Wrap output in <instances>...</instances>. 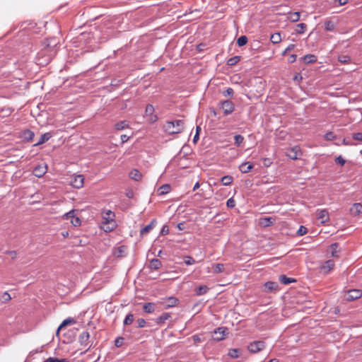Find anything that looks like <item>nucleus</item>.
<instances>
[{
  "mask_svg": "<svg viewBox=\"0 0 362 362\" xmlns=\"http://www.w3.org/2000/svg\"><path fill=\"white\" fill-rule=\"evenodd\" d=\"M115 214L109 210L103 213V224L105 231H112L116 227V222L115 221Z\"/></svg>",
  "mask_w": 362,
  "mask_h": 362,
  "instance_id": "obj_1",
  "label": "nucleus"
},
{
  "mask_svg": "<svg viewBox=\"0 0 362 362\" xmlns=\"http://www.w3.org/2000/svg\"><path fill=\"white\" fill-rule=\"evenodd\" d=\"M56 50L53 48L51 49L50 45H47V47H45L43 50L37 54V59L40 61V58H42V62H39L38 64L40 65H46L52 60V57L55 55Z\"/></svg>",
  "mask_w": 362,
  "mask_h": 362,
  "instance_id": "obj_2",
  "label": "nucleus"
},
{
  "mask_svg": "<svg viewBox=\"0 0 362 362\" xmlns=\"http://www.w3.org/2000/svg\"><path fill=\"white\" fill-rule=\"evenodd\" d=\"M165 129L170 134H178L184 129V122L182 119L167 122Z\"/></svg>",
  "mask_w": 362,
  "mask_h": 362,
  "instance_id": "obj_3",
  "label": "nucleus"
},
{
  "mask_svg": "<svg viewBox=\"0 0 362 362\" xmlns=\"http://www.w3.org/2000/svg\"><path fill=\"white\" fill-rule=\"evenodd\" d=\"M219 107L223 110L224 115H228L234 111L235 105L233 102L226 100L219 103Z\"/></svg>",
  "mask_w": 362,
  "mask_h": 362,
  "instance_id": "obj_4",
  "label": "nucleus"
},
{
  "mask_svg": "<svg viewBox=\"0 0 362 362\" xmlns=\"http://www.w3.org/2000/svg\"><path fill=\"white\" fill-rule=\"evenodd\" d=\"M265 348V343L263 341H255L248 345V350L252 353H257Z\"/></svg>",
  "mask_w": 362,
  "mask_h": 362,
  "instance_id": "obj_5",
  "label": "nucleus"
},
{
  "mask_svg": "<svg viewBox=\"0 0 362 362\" xmlns=\"http://www.w3.org/2000/svg\"><path fill=\"white\" fill-rule=\"evenodd\" d=\"M301 155V150L298 146L290 148L286 151V156L292 160L298 159Z\"/></svg>",
  "mask_w": 362,
  "mask_h": 362,
  "instance_id": "obj_6",
  "label": "nucleus"
},
{
  "mask_svg": "<svg viewBox=\"0 0 362 362\" xmlns=\"http://www.w3.org/2000/svg\"><path fill=\"white\" fill-rule=\"evenodd\" d=\"M362 296V291L359 289H351L349 290L346 294V300L348 301H352L360 298Z\"/></svg>",
  "mask_w": 362,
  "mask_h": 362,
  "instance_id": "obj_7",
  "label": "nucleus"
},
{
  "mask_svg": "<svg viewBox=\"0 0 362 362\" xmlns=\"http://www.w3.org/2000/svg\"><path fill=\"white\" fill-rule=\"evenodd\" d=\"M177 303L178 299L173 296L166 298L163 299V301L161 302L162 305L164 306L165 309L175 306Z\"/></svg>",
  "mask_w": 362,
  "mask_h": 362,
  "instance_id": "obj_8",
  "label": "nucleus"
},
{
  "mask_svg": "<svg viewBox=\"0 0 362 362\" xmlns=\"http://www.w3.org/2000/svg\"><path fill=\"white\" fill-rule=\"evenodd\" d=\"M83 176L81 175H75L71 180V185L75 188H81L83 185Z\"/></svg>",
  "mask_w": 362,
  "mask_h": 362,
  "instance_id": "obj_9",
  "label": "nucleus"
},
{
  "mask_svg": "<svg viewBox=\"0 0 362 362\" xmlns=\"http://www.w3.org/2000/svg\"><path fill=\"white\" fill-rule=\"evenodd\" d=\"M317 218L321 221L322 223H325L329 221V213L326 209L317 211Z\"/></svg>",
  "mask_w": 362,
  "mask_h": 362,
  "instance_id": "obj_10",
  "label": "nucleus"
},
{
  "mask_svg": "<svg viewBox=\"0 0 362 362\" xmlns=\"http://www.w3.org/2000/svg\"><path fill=\"white\" fill-rule=\"evenodd\" d=\"M34 136H35V134L33 131H31L30 129H25L21 132L20 137L24 141H30L33 140Z\"/></svg>",
  "mask_w": 362,
  "mask_h": 362,
  "instance_id": "obj_11",
  "label": "nucleus"
},
{
  "mask_svg": "<svg viewBox=\"0 0 362 362\" xmlns=\"http://www.w3.org/2000/svg\"><path fill=\"white\" fill-rule=\"evenodd\" d=\"M265 292H274L276 291L279 288V285L274 281H267L264 284Z\"/></svg>",
  "mask_w": 362,
  "mask_h": 362,
  "instance_id": "obj_12",
  "label": "nucleus"
},
{
  "mask_svg": "<svg viewBox=\"0 0 362 362\" xmlns=\"http://www.w3.org/2000/svg\"><path fill=\"white\" fill-rule=\"evenodd\" d=\"M276 219L272 217H262L259 218V223L262 227H268L272 226Z\"/></svg>",
  "mask_w": 362,
  "mask_h": 362,
  "instance_id": "obj_13",
  "label": "nucleus"
},
{
  "mask_svg": "<svg viewBox=\"0 0 362 362\" xmlns=\"http://www.w3.org/2000/svg\"><path fill=\"white\" fill-rule=\"evenodd\" d=\"M90 338V334L88 332L84 331L81 333L79 336V342L81 345L87 346L88 345V340Z\"/></svg>",
  "mask_w": 362,
  "mask_h": 362,
  "instance_id": "obj_14",
  "label": "nucleus"
},
{
  "mask_svg": "<svg viewBox=\"0 0 362 362\" xmlns=\"http://www.w3.org/2000/svg\"><path fill=\"white\" fill-rule=\"evenodd\" d=\"M47 172V166L37 165L33 170V174L37 177H42Z\"/></svg>",
  "mask_w": 362,
  "mask_h": 362,
  "instance_id": "obj_15",
  "label": "nucleus"
},
{
  "mask_svg": "<svg viewBox=\"0 0 362 362\" xmlns=\"http://www.w3.org/2000/svg\"><path fill=\"white\" fill-rule=\"evenodd\" d=\"M334 267V262L333 260H327L326 261L322 266L321 270L323 271L324 273L329 272Z\"/></svg>",
  "mask_w": 362,
  "mask_h": 362,
  "instance_id": "obj_16",
  "label": "nucleus"
},
{
  "mask_svg": "<svg viewBox=\"0 0 362 362\" xmlns=\"http://www.w3.org/2000/svg\"><path fill=\"white\" fill-rule=\"evenodd\" d=\"M156 219H153L149 224H148L147 226H146L144 228H143L142 229H141L140 230V234L141 235H144L145 234H147L148 233H149L156 226Z\"/></svg>",
  "mask_w": 362,
  "mask_h": 362,
  "instance_id": "obj_17",
  "label": "nucleus"
},
{
  "mask_svg": "<svg viewBox=\"0 0 362 362\" xmlns=\"http://www.w3.org/2000/svg\"><path fill=\"white\" fill-rule=\"evenodd\" d=\"M226 328L218 327L214 331V334L216 335L214 337V339L216 341H221L224 339Z\"/></svg>",
  "mask_w": 362,
  "mask_h": 362,
  "instance_id": "obj_18",
  "label": "nucleus"
},
{
  "mask_svg": "<svg viewBox=\"0 0 362 362\" xmlns=\"http://www.w3.org/2000/svg\"><path fill=\"white\" fill-rule=\"evenodd\" d=\"M51 137H52V134L50 132H46L41 135L39 141L36 144H35L33 146H37L39 145H41V144L45 143L46 141H47Z\"/></svg>",
  "mask_w": 362,
  "mask_h": 362,
  "instance_id": "obj_19",
  "label": "nucleus"
},
{
  "mask_svg": "<svg viewBox=\"0 0 362 362\" xmlns=\"http://www.w3.org/2000/svg\"><path fill=\"white\" fill-rule=\"evenodd\" d=\"M171 189V186L168 184H165L160 186L158 190L157 193L158 195H164L168 193Z\"/></svg>",
  "mask_w": 362,
  "mask_h": 362,
  "instance_id": "obj_20",
  "label": "nucleus"
},
{
  "mask_svg": "<svg viewBox=\"0 0 362 362\" xmlns=\"http://www.w3.org/2000/svg\"><path fill=\"white\" fill-rule=\"evenodd\" d=\"M129 177L132 180L139 181L141 179L142 174L137 169H133L129 173Z\"/></svg>",
  "mask_w": 362,
  "mask_h": 362,
  "instance_id": "obj_21",
  "label": "nucleus"
},
{
  "mask_svg": "<svg viewBox=\"0 0 362 362\" xmlns=\"http://www.w3.org/2000/svg\"><path fill=\"white\" fill-rule=\"evenodd\" d=\"M209 287L206 285H201L197 287L194 290L197 296H202L206 293L209 291Z\"/></svg>",
  "mask_w": 362,
  "mask_h": 362,
  "instance_id": "obj_22",
  "label": "nucleus"
},
{
  "mask_svg": "<svg viewBox=\"0 0 362 362\" xmlns=\"http://www.w3.org/2000/svg\"><path fill=\"white\" fill-rule=\"evenodd\" d=\"M170 317H171L170 313H163L160 317H158L156 319V322L158 325H160V324L164 323L166 320H168Z\"/></svg>",
  "mask_w": 362,
  "mask_h": 362,
  "instance_id": "obj_23",
  "label": "nucleus"
},
{
  "mask_svg": "<svg viewBox=\"0 0 362 362\" xmlns=\"http://www.w3.org/2000/svg\"><path fill=\"white\" fill-rule=\"evenodd\" d=\"M149 267L151 269L158 270L162 267V263L158 259H153L150 261Z\"/></svg>",
  "mask_w": 362,
  "mask_h": 362,
  "instance_id": "obj_24",
  "label": "nucleus"
},
{
  "mask_svg": "<svg viewBox=\"0 0 362 362\" xmlns=\"http://www.w3.org/2000/svg\"><path fill=\"white\" fill-rule=\"evenodd\" d=\"M339 243H334L330 245L332 256L338 257L339 256Z\"/></svg>",
  "mask_w": 362,
  "mask_h": 362,
  "instance_id": "obj_25",
  "label": "nucleus"
},
{
  "mask_svg": "<svg viewBox=\"0 0 362 362\" xmlns=\"http://www.w3.org/2000/svg\"><path fill=\"white\" fill-rule=\"evenodd\" d=\"M239 168L242 173H247L253 168V165L249 163H245L240 165Z\"/></svg>",
  "mask_w": 362,
  "mask_h": 362,
  "instance_id": "obj_26",
  "label": "nucleus"
},
{
  "mask_svg": "<svg viewBox=\"0 0 362 362\" xmlns=\"http://www.w3.org/2000/svg\"><path fill=\"white\" fill-rule=\"evenodd\" d=\"M303 62L308 64L311 63H314L317 61V57L314 54H307L302 57Z\"/></svg>",
  "mask_w": 362,
  "mask_h": 362,
  "instance_id": "obj_27",
  "label": "nucleus"
},
{
  "mask_svg": "<svg viewBox=\"0 0 362 362\" xmlns=\"http://www.w3.org/2000/svg\"><path fill=\"white\" fill-rule=\"evenodd\" d=\"M300 17L299 12H293L288 14L287 18L291 22L295 23L299 21Z\"/></svg>",
  "mask_w": 362,
  "mask_h": 362,
  "instance_id": "obj_28",
  "label": "nucleus"
},
{
  "mask_svg": "<svg viewBox=\"0 0 362 362\" xmlns=\"http://www.w3.org/2000/svg\"><path fill=\"white\" fill-rule=\"evenodd\" d=\"M279 281L282 284L284 285L289 284L292 282H296L295 279L287 277L286 275L284 274L279 276Z\"/></svg>",
  "mask_w": 362,
  "mask_h": 362,
  "instance_id": "obj_29",
  "label": "nucleus"
},
{
  "mask_svg": "<svg viewBox=\"0 0 362 362\" xmlns=\"http://www.w3.org/2000/svg\"><path fill=\"white\" fill-rule=\"evenodd\" d=\"M335 23L332 21H326L324 24L325 30L327 31H333L335 28Z\"/></svg>",
  "mask_w": 362,
  "mask_h": 362,
  "instance_id": "obj_30",
  "label": "nucleus"
},
{
  "mask_svg": "<svg viewBox=\"0 0 362 362\" xmlns=\"http://www.w3.org/2000/svg\"><path fill=\"white\" fill-rule=\"evenodd\" d=\"M248 38L246 35H241L237 40V45L238 47H243L247 43Z\"/></svg>",
  "mask_w": 362,
  "mask_h": 362,
  "instance_id": "obj_31",
  "label": "nucleus"
},
{
  "mask_svg": "<svg viewBox=\"0 0 362 362\" xmlns=\"http://www.w3.org/2000/svg\"><path fill=\"white\" fill-rule=\"evenodd\" d=\"M270 40L273 44H277L281 42V37L279 33H274L270 37Z\"/></svg>",
  "mask_w": 362,
  "mask_h": 362,
  "instance_id": "obj_32",
  "label": "nucleus"
},
{
  "mask_svg": "<svg viewBox=\"0 0 362 362\" xmlns=\"http://www.w3.org/2000/svg\"><path fill=\"white\" fill-rule=\"evenodd\" d=\"M143 310L145 313H152L154 312L153 305L151 303H146L143 306Z\"/></svg>",
  "mask_w": 362,
  "mask_h": 362,
  "instance_id": "obj_33",
  "label": "nucleus"
},
{
  "mask_svg": "<svg viewBox=\"0 0 362 362\" xmlns=\"http://www.w3.org/2000/svg\"><path fill=\"white\" fill-rule=\"evenodd\" d=\"M213 268H214V272L215 274H219V273H221L224 271L225 269V266L223 264H216L213 266Z\"/></svg>",
  "mask_w": 362,
  "mask_h": 362,
  "instance_id": "obj_34",
  "label": "nucleus"
},
{
  "mask_svg": "<svg viewBox=\"0 0 362 362\" xmlns=\"http://www.w3.org/2000/svg\"><path fill=\"white\" fill-rule=\"evenodd\" d=\"M233 177L230 175L223 176L221 181L223 185L228 186L233 182Z\"/></svg>",
  "mask_w": 362,
  "mask_h": 362,
  "instance_id": "obj_35",
  "label": "nucleus"
},
{
  "mask_svg": "<svg viewBox=\"0 0 362 362\" xmlns=\"http://www.w3.org/2000/svg\"><path fill=\"white\" fill-rule=\"evenodd\" d=\"M240 56H235V57H233L230 59H228L227 61V64L228 66H234L238 62H240Z\"/></svg>",
  "mask_w": 362,
  "mask_h": 362,
  "instance_id": "obj_36",
  "label": "nucleus"
},
{
  "mask_svg": "<svg viewBox=\"0 0 362 362\" xmlns=\"http://www.w3.org/2000/svg\"><path fill=\"white\" fill-rule=\"evenodd\" d=\"M134 320V316L132 313H129L127 315L124 320V325H131Z\"/></svg>",
  "mask_w": 362,
  "mask_h": 362,
  "instance_id": "obj_37",
  "label": "nucleus"
},
{
  "mask_svg": "<svg viewBox=\"0 0 362 362\" xmlns=\"http://www.w3.org/2000/svg\"><path fill=\"white\" fill-rule=\"evenodd\" d=\"M240 349H230L229 351H228V356L230 357V358H237L239 357V354H240Z\"/></svg>",
  "mask_w": 362,
  "mask_h": 362,
  "instance_id": "obj_38",
  "label": "nucleus"
},
{
  "mask_svg": "<svg viewBox=\"0 0 362 362\" xmlns=\"http://www.w3.org/2000/svg\"><path fill=\"white\" fill-rule=\"evenodd\" d=\"M338 61L341 64H349L351 61V59L348 55H340L338 57Z\"/></svg>",
  "mask_w": 362,
  "mask_h": 362,
  "instance_id": "obj_39",
  "label": "nucleus"
},
{
  "mask_svg": "<svg viewBox=\"0 0 362 362\" xmlns=\"http://www.w3.org/2000/svg\"><path fill=\"white\" fill-rule=\"evenodd\" d=\"M115 127L117 130H122L128 127V124H127L126 121H120L117 122Z\"/></svg>",
  "mask_w": 362,
  "mask_h": 362,
  "instance_id": "obj_40",
  "label": "nucleus"
},
{
  "mask_svg": "<svg viewBox=\"0 0 362 362\" xmlns=\"http://www.w3.org/2000/svg\"><path fill=\"white\" fill-rule=\"evenodd\" d=\"M343 144L346 146H354L356 145V143L353 141L352 136H346L344 138L342 141Z\"/></svg>",
  "mask_w": 362,
  "mask_h": 362,
  "instance_id": "obj_41",
  "label": "nucleus"
},
{
  "mask_svg": "<svg viewBox=\"0 0 362 362\" xmlns=\"http://www.w3.org/2000/svg\"><path fill=\"white\" fill-rule=\"evenodd\" d=\"M75 323V320L73 319V318H67L66 320H64L62 323L60 325V326L59 327L58 329H57V332L59 331V329L64 327V326H66L68 325H70V324H74Z\"/></svg>",
  "mask_w": 362,
  "mask_h": 362,
  "instance_id": "obj_42",
  "label": "nucleus"
},
{
  "mask_svg": "<svg viewBox=\"0 0 362 362\" xmlns=\"http://www.w3.org/2000/svg\"><path fill=\"white\" fill-rule=\"evenodd\" d=\"M44 362H70L67 358L59 359L54 357H49Z\"/></svg>",
  "mask_w": 362,
  "mask_h": 362,
  "instance_id": "obj_43",
  "label": "nucleus"
},
{
  "mask_svg": "<svg viewBox=\"0 0 362 362\" xmlns=\"http://www.w3.org/2000/svg\"><path fill=\"white\" fill-rule=\"evenodd\" d=\"M234 139H235V144L236 146H240L244 141V137L240 134H236L234 136Z\"/></svg>",
  "mask_w": 362,
  "mask_h": 362,
  "instance_id": "obj_44",
  "label": "nucleus"
},
{
  "mask_svg": "<svg viewBox=\"0 0 362 362\" xmlns=\"http://www.w3.org/2000/svg\"><path fill=\"white\" fill-rule=\"evenodd\" d=\"M306 28V24L301 23L297 25V29L296 30L298 33L303 34L305 32Z\"/></svg>",
  "mask_w": 362,
  "mask_h": 362,
  "instance_id": "obj_45",
  "label": "nucleus"
},
{
  "mask_svg": "<svg viewBox=\"0 0 362 362\" xmlns=\"http://www.w3.org/2000/svg\"><path fill=\"white\" fill-rule=\"evenodd\" d=\"M126 251V247L125 246H120L117 249V252H115V255L117 257H122L124 256V253Z\"/></svg>",
  "mask_w": 362,
  "mask_h": 362,
  "instance_id": "obj_46",
  "label": "nucleus"
},
{
  "mask_svg": "<svg viewBox=\"0 0 362 362\" xmlns=\"http://www.w3.org/2000/svg\"><path fill=\"white\" fill-rule=\"evenodd\" d=\"M233 94H234V90L232 88H228L226 90H224L223 92V95L225 96V97H233Z\"/></svg>",
  "mask_w": 362,
  "mask_h": 362,
  "instance_id": "obj_47",
  "label": "nucleus"
},
{
  "mask_svg": "<svg viewBox=\"0 0 362 362\" xmlns=\"http://www.w3.org/2000/svg\"><path fill=\"white\" fill-rule=\"evenodd\" d=\"M153 112H154V107L151 104H148L146 105V110H145V112H146V115H153Z\"/></svg>",
  "mask_w": 362,
  "mask_h": 362,
  "instance_id": "obj_48",
  "label": "nucleus"
},
{
  "mask_svg": "<svg viewBox=\"0 0 362 362\" xmlns=\"http://www.w3.org/2000/svg\"><path fill=\"white\" fill-rule=\"evenodd\" d=\"M335 134L332 132H328L325 134V139L327 141H332L335 139Z\"/></svg>",
  "mask_w": 362,
  "mask_h": 362,
  "instance_id": "obj_49",
  "label": "nucleus"
},
{
  "mask_svg": "<svg viewBox=\"0 0 362 362\" xmlns=\"http://www.w3.org/2000/svg\"><path fill=\"white\" fill-rule=\"evenodd\" d=\"M352 139L358 141H362V132L353 133Z\"/></svg>",
  "mask_w": 362,
  "mask_h": 362,
  "instance_id": "obj_50",
  "label": "nucleus"
},
{
  "mask_svg": "<svg viewBox=\"0 0 362 362\" xmlns=\"http://www.w3.org/2000/svg\"><path fill=\"white\" fill-rule=\"evenodd\" d=\"M307 232H308L307 228H305L303 226H300L299 229L297 230V235L298 236H302V235L306 234Z\"/></svg>",
  "mask_w": 362,
  "mask_h": 362,
  "instance_id": "obj_51",
  "label": "nucleus"
},
{
  "mask_svg": "<svg viewBox=\"0 0 362 362\" xmlns=\"http://www.w3.org/2000/svg\"><path fill=\"white\" fill-rule=\"evenodd\" d=\"M71 223L74 226H78L81 225V221L80 220L79 218L78 217H76L75 215L73 216V218L71 219Z\"/></svg>",
  "mask_w": 362,
  "mask_h": 362,
  "instance_id": "obj_52",
  "label": "nucleus"
},
{
  "mask_svg": "<svg viewBox=\"0 0 362 362\" xmlns=\"http://www.w3.org/2000/svg\"><path fill=\"white\" fill-rule=\"evenodd\" d=\"M124 343V338L119 337L115 340V345L116 347H121Z\"/></svg>",
  "mask_w": 362,
  "mask_h": 362,
  "instance_id": "obj_53",
  "label": "nucleus"
},
{
  "mask_svg": "<svg viewBox=\"0 0 362 362\" xmlns=\"http://www.w3.org/2000/svg\"><path fill=\"white\" fill-rule=\"evenodd\" d=\"M185 263L187 265H192L195 263V260L193 257L187 256L185 258Z\"/></svg>",
  "mask_w": 362,
  "mask_h": 362,
  "instance_id": "obj_54",
  "label": "nucleus"
},
{
  "mask_svg": "<svg viewBox=\"0 0 362 362\" xmlns=\"http://www.w3.org/2000/svg\"><path fill=\"white\" fill-rule=\"evenodd\" d=\"M335 162L337 163V164H339L341 165H344L346 163V160L345 159H344L342 158L341 156H339L338 157L336 158L335 159Z\"/></svg>",
  "mask_w": 362,
  "mask_h": 362,
  "instance_id": "obj_55",
  "label": "nucleus"
},
{
  "mask_svg": "<svg viewBox=\"0 0 362 362\" xmlns=\"http://www.w3.org/2000/svg\"><path fill=\"white\" fill-rule=\"evenodd\" d=\"M11 299L10 294L8 292H4L2 295V300L4 302L9 301Z\"/></svg>",
  "mask_w": 362,
  "mask_h": 362,
  "instance_id": "obj_56",
  "label": "nucleus"
},
{
  "mask_svg": "<svg viewBox=\"0 0 362 362\" xmlns=\"http://www.w3.org/2000/svg\"><path fill=\"white\" fill-rule=\"evenodd\" d=\"M146 324V322L144 319L139 318L137 320L138 327H140V328L144 327Z\"/></svg>",
  "mask_w": 362,
  "mask_h": 362,
  "instance_id": "obj_57",
  "label": "nucleus"
},
{
  "mask_svg": "<svg viewBox=\"0 0 362 362\" xmlns=\"http://www.w3.org/2000/svg\"><path fill=\"white\" fill-rule=\"evenodd\" d=\"M295 47L296 45L294 44H290L282 52V55H285L287 52L293 50L295 48Z\"/></svg>",
  "mask_w": 362,
  "mask_h": 362,
  "instance_id": "obj_58",
  "label": "nucleus"
},
{
  "mask_svg": "<svg viewBox=\"0 0 362 362\" xmlns=\"http://www.w3.org/2000/svg\"><path fill=\"white\" fill-rule=\"evenodd\" d=\"M169 233V228H168V226L165 225L163 226L161 230H160V234L163 235H165Z\"/></svg>",
  "mask_w": 362,
  "mask_h": 362,
  "instance_id": "obj_59",
  "label": "nucleus"
},
{
  "mask_svg": "<svg viewBox=\"0 0 362 362\" xmlns=\"http://www.w3.org/2000/svg\"><path fill=\"white\" fill-rule=\"evenodd\" d=\"M75 215V211L74 210H71L69 212L66 213L64 216L66 217V219L68 218H73V216Z\"/></svg>",
  "mask_w": 362,
  "mask_h": 362,
  "instance_id": "obj_60",
  "label": "nucleus"
},
{
  "mask_svg": "<svg viewBox=\"0 0 362 362\" xmlns=\"http://www.w3.org/2000/svg\"><path fill=\"white\" fill-rule=\"evenodd\" d=\"M356 206H354V205L351 206V207H350V209H349V213L353 215V216H356L358 215L357 214V211L356 210Z\"/></svg>",
  "mask_w": 362,
  "mask_h": 362,
  "instance_id": "obj_61",
  "label": "nucleus"
},
{
  "mask_svg": "<svg viewBox=\"0 0 362 362\" xmlns=\"http://www.w3.org/2000/svg\"><path fill=\"white\" fill-rule=\"evenodd\" d=\"M296 58H297V55L293 54L289 56V57L288 58V61L289 63H293L294 62H296Z\"/></svg>",
  "mask_w": 362,
  "mask_h": 362,
  "instance_id": "obj_62",
  "label": "nucleus"
},
{
  "mask_svg": "<svg viewBox=\"0 0 362 362\" xmlns=\"http://www.w3.org/2000/svg\"><path fill=\"white\" fill-rule=\"evenodd\" d=\"M148 116H149V121L151 123H154L158 120V117L156 115L153 114V115H150Z\"/></svg>",
  "mask_w": 362,
  "mask_h": 362,
  "instance_id": "obj_63",
  "label": "nucleus"
},
{
  "mask_svg": "<svg viewBox=\"0 0 362 362\" xmlns=\"http://www.w3.org/2000/svg\"><path fill=\"white\" fill-rule=\"evenodd\" d=\"M129 137L126 134L121 135L122 144L127 142L129 140Z\"/></svg>",
  "mask_w": 362,
  "mask_h": 362,
  "instance_id": "obj_64",
  "label": "nucleus"
}]
</instances>
